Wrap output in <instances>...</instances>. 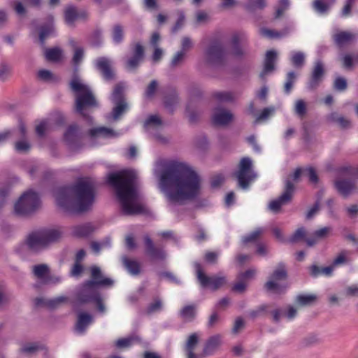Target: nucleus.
I'll use <instances>...</instances> for the list:
<instances>
[{
  "instance_id": "49530a36",
  "label": "nucleus",
  "mask_w": 358,
  "mask_h": 358,
  "mask_svg": "<svg viewBox=\"0 0 358 358\" xmlns=\"http://www.w3.org/2000/svg\"><path fill=\"white\" fill-rule=\"evenodd\" d=\"M291 59L295 66H301L304 62L305 55L301 52H292Z\"/></svg>"
},
{
  "instance_id": "9b49d317",
  "label": "nucleus",
  "mask_w": 358,
  "mask_h": 358,
  "mask_svg": "<svg viewBox=\"0 0 358 358\" xmlns=\"http://www.w3.org/2000/svg\"><path fill=\"white\" fill-rule=\"evenodd\" d=\"M163 122L157 115H152L148 117L144 123V128L148 133L154 136L162 142L166 141V139L162 138L158 134V132L163 127Z\"/></svg>"
},
{
  "instance_id": "c85d7f7f",
  "label": "nucleus",
  "mask_w": 358,
  "mask_h": 358,
  "mask_svg": "<svg viewBox=\"0 0 358 358\" xmlns=\"http://www.w3.org/2000/svg\"><path fill=\"white\" fill-rule=\"evenodd\" d=\"M358 0H344L341 8L340 16L343 18H348L352 16L355 3Z\"/></svg>"
},
{
  "instance_id": "ddd939ff",
  "label": "nucleus",
  "mask_w": 358,
  "mask_h": 358,
  "mask_svg": "<svg viewBox=\"0 0 358 358\" xmlns=\"http://www.w3.org/2000/svg\"><path fill=\"white\" fill-rule=\"evenodd\" d=\"M120 133L106 127H97L90 131V136L92 141L103 143V140L117 137Z\"/></svg>"
},
{
  "instance_id": "f704fd0d",
  "label": "nucleus",
  "mask_w": 358,
  "mask_h": 358,
  "mask_svg": "<svg viewBox=\"0 0 358 358\" xmlns=\"http://www.w3.org/2000/svg\"><path fill=\"white\" fill-rule=\"evenodd\" d=\"M45 56L47 60L52 62H58L62 59V51L59 48L47 49L45 52Z\"/></svg>"
},
{
  "instance_id": "cd10ccee",
  "label": "nucleus",
  "mask_w": 358,
  "mask_h": 358,
  "mask_svg": "<svg viewBox=\"0 0 358 358\" xmlns=\"http://www.w3.org/2000/svg\"><path fill=\"white\" fill-rule=\"evenodd\" d=\"M306 176L309 178V180L313 182H317V177L313 168L309 167L306 169H297L294 171L292 178L294 180H296L301 176Z\"/></svg>"
},
{
  "instance_id": "4be33fe9",
  "label": "nucleus",
  "mask_w": 358,
  "mask_h": 358,
  "mask_svg": "<svg viewBox=\"0 0 358 358\" xmlns=\"http://www.w3.org/2000/svg\"><path fill=\"white\" fill-rule=\"evenodd\" d=\"M358 38V34L350 31H341L334 34V38L338 45L348 44Z\"/></svg>"
},
{
  "instance_id": "4d7b16f0",
  "label": "nucleus",
  "mask_w": 358,
  "mask_h": 358,
  "mask_svg": "<svg viewBox=\"0 0 358 358\" xmlns=\"http://www.w3.org/2000/svg\"><path fill=\"white\" fill-rule=\"evenodd\" d=\"M306 236V231L303 228L298 229L295 233L288 240L289 242H297L303 239Z\"/></svg>"
},
{
  "instance_id": "72a5a7b5",
  "label": "nucleus",
  "mask_w": 358,
  "mask_h": 358,
  "mask_svg": "<svg viewBox=\"0 0 358 358\" xmlns=\"http://www.w3.org/2000/svg\"><path fill=\"white\" fill-rule=\"evenodd\" d=\"M199 341V336L196 334H193L189 336L187 339L185 350L187 354V358H196L195 355L193 353V350L196 345Z\"/></svg>"
},
{
  "instance_id": "4c0bfd02",
  "label": "nucleus",
  "mask_w": 358,
  "mask_h": 358,
  "mask_svg": "<svg viewBox=\"0 0 358 358\" xmlns=\"http://www.w3.org/2000/svg\"><path fill=\"white\" fill-rule=\"evenodd\" d=\"M124 265L128 271L132 275H136L140 271V265L138 262L129 259L127 257L122 259Z\"/></svg>"
},
{
  "instance_id": "052dcab7",
  "label": "nucleus",
  "mask_w": 358,
  "mask_h": 358,
  "mask_svg": "<svg viewBox=\"0 0 358 358\" xmlns=\"http://www.w3.org/2000/svg\"><path fill=\"white\" fill-rule=\"evenodd\" d=\"M193 47V42L189 37H183L181 41V50L185 53Z\"/></svg>"
},
{
  "instance_id": "aec40b11",
  "label": "nucleus",
  "mask_w": 358,
  "mask_h": 358,
  "mask_svg": "<svg viewBox=\"0 0 358 358\" xmlns=\"http://www.w3.org/2000/svg\"><path fill=\"white\" fill-rule=\"evenodd\" d=\"M338 192L344 196L355 193L358 187L355 182L346 180H337L335 183Z\"/></svg>"
},
{
  "instance_id": "a18cd8bd",
  "label": "nucleus",
  "mask_w": 358,
  "mask_h": 358,
  "mask_svg": "<svg viewBox=\"0 0 358 358\" xmlns=\"http://www.w3.org/2000/svg\"><path fill=\"white\" fill-rule=\"evenodd\" d=\"M50 129V122L48 120H42L36 126V132L39 136H43Z\"/></svg>"
},
{
  "instance_id": "9d476101",
  "label": "nucleus",
  "mask_w": 358,
  "mask_h": 358,
  "mask_svg": "<svg viewBox=\"0 0 358 358\" xmlns=\"http://www.w3.org/2000/svg\"><path fill=\"white\" fill-rule=\"evenodd\" d=\"M194 267L196 272L197 278L203 287H209L212 289H216L222 286L226 282L224 277H207L202 272L201 265L198 263L194 264Z\"/></svg>"
},
{
  "instance_id": "4468645a",
  "label": "nucleus",
  "mask_w": 358,
  "mask_h": 358,
  "mask_svg": "<svg viewBox=\"0 0 358 358\" xmlns=\"http://www.w3.org/2000/svg\"><path fill=\"white\" fill-rule=\"evenodd\" d=\"M143 47L140 43H136L132 48V55L127 60L125 65L127 70L129 71L135 70L143 60Z\"/></svg>"
},
{
  "instance_id": "37998d69",
  "label": "nucleus",
  "mask_w": 358,
  "mask_h": 358,
  "mask_svg": "<svg viewBox=\"0 0 358 358\" xmlns=\"http://www.w3.org/2000/svg\"><path fill=\"white\" fill-rule=\"evenodd\" d=\"M181 317L186 321H189L194 318L196 314L195 307L193 306H187L184 307L181 312Z\"/></svg>"
},
{
  "instance_id": "8fccbe9b",
  "label": "nucleus",
  "mask_w": 358,
  "mask_h": 358,
  "mask_svg": "<svg viewBox=\"0 0 358 358\" xmlns=\"http://www.w3.org/2000/svg\"><path fill=\"white\" fill-rule=\"evenodd\" d=\"M275 112L274 107H268L264 108L261 114L256 118L255 123H258L260 121L266 120L271 115H272Z\"/></svg>"
},
{
  "instance_id": "bf43d9fd",
  "label": "nucleus",
  "mask_w": 358,
  "mask_h": 358,
  "mask_svg": "<svg viewBox=\"0 0 358 358\" xmlns=\"http://www.w3.org/2000/svg\"><path fill=\"white\" fill-rule=\"evenodd\" d=\"M294 110L297 115H299L300 116L303 115L306 113V106L305 102L302 100L296 101V103H295Z\"/></svg>"
},
{
  "instance_id": "774afa93",
  "label": "nucleus",
  "mask_w": 358,
  "mask_h": 358,
  "mask_svg": "<svg viewBox=\"0 0 358 358\" xmlns=\"http://www.w3.org/2000/svg\"><path fill=\"white\" fill-rule=\"evenodd\" d=\"M109 245L110 243L108 241L101 243L93 242L91 244V248L95 253H98L101 249L106 248Z\"/></svg>"
},
{
  "instance_id": "13d9d810",
  "label": "nucleus",
  "mask_w": 358,
  "mask_h": 358,
  "mask_svg": "<svg viewBox=\"0 0 358 358\" xmlns=\"http://www.w3.org/2000/svg\"><path fill=\"white\" fill-rule=\"evenodd\" d=\"M295 78H296V75L294 74V72H289L287 74V81L285 84V91L286 93H287V94L289 93V92L292 87L293 83L295 80Z\"/></svg>"
},
{
  "instance_id": "69168bd1",
  "label": "nucleus",
  "mask_w": 358,
  "mask_h": 358,
  "mask_svg": "<svg viewBox=\"0 0 358 358\" xmlns=\"http://www.w3.org/2000/svg\"><path fill=\"white\" fill-rule=\"evenodd\" d=\"M224 181V176L222 173L216 174L211 178V185L213 187L220 186Z\"/></svg>"
},
{
  "instance_id": "20e7f679",
  "label": "nucleus",
  "mask_w": 358,
  "mask_h": 358,
  "mask_svg": "<svg viewBox=\"0 0 358 358\" xmlns=\"http://www.w3.org/2000/svg\"><path fill=\"white\" fill-rule=\"evenodd\" d=\"M91 275L92 280L88 281L80 288L78 293L77 300L80 303H94L96 305L99 312L104 313L106 308L96 286H112L114 282L111 278L105 277L100 268L96 266H92Z\"/></svg>"
},
{
  "instance_id": "f257e3e1",
  "label": "nucleus",
  "mask_w": 358,
  "mask_h": 358,
  "mask_svg": "<svg viewBox=\"0 0 358 358\" xmlns=\"http://www.w3.org/2000/svg\"><path fill=\"white\" fill-rule=\"evenodd\" d=\"M155 174L159 187L171 203H181L201 192V180L188 164L179 161L157 162Z\"/></svg>"
},
{
  "instance_id": "6ab92c4d",
  "label": "nucleus",
  "mask_w": 358,
  "mask_h": 358,
  "mask_svg": "<svg viewBox=\"0 0 358 358\" xmlns=\"http://www.w3.org/2000/svg\"><path fill=\"white\" fill-rule=\"evenodd\" d=\"M86 16L84 11L78 12L75 6H69L64 10L65 22L69 25H73L79 18H85Z\"/></svg>"
},
{
  "instance_id": "39448f33",
  "label": "nucleus",
  "mask_w": 358,
  "mask_h": 358,
  "mask_svg": "<svg viewBox=\"0 0 358 358\" xmlns=\"http://www.w3.org/2000/svg\"><path fill=\"white\" fill-rule=\"evenodd\" d=\"M71 87L77 94L76 103L78 113L85 115V108L96 106V101L91 90L80 78H73L71 82Z\"/></svg>"
},
{
  "instance_id": "79ce46f5",
  "label": "nucleus",
  "mask_w": 358,
  "mask_h": 358,
  "mask_svg": "<svg viewBox=\"0 0 358 358\" xmlns=\"http://www.w3.org/2000/svg\"><path fill=\"white\" fill-rule=\"evenodd\" d=\"M41 349V346L36 343H27L22 345L20 350L22 352L32 355L38 352Z\"/></svg>"
},
{
  "instance_id": "dca6fc26",
  "label": "nucleus",
  "mask_w": 358,
  "mask_h": 358,
  "mask_svg": "<svg viewBox=\"0 0 358 358\" xmlns=\"http://www.w3.org/2000/svg\"><path fill=\"white\" fill-rule=\"evenodd\" d=\"M233 119L234 115L232 113L222 108H215L212 116L213 123L220 126L228 124Z\"/></svg>"
},
{
  "instance_id": "5701e85b",
  "label": "nucleus",
  "mask_w": 358,
  "mask_h": 358,
  "mask_svg": "<svg viewBox=\"0 0 358 358\" xmlns=\"http://www.w3.org/2000/svg\"><path fill=\"white\" fill-rule=\"evenodd\" d=\"M93 317L87 313H80L78 315V320L76 325V331L78 334H83L86 328L92 322Z\"/></svg>"
},
{
  "instance_id": "de8ad7c7",
  "label": "nucleus",
  "mask_w": 358,
  "mask_h": 358,
  "mask_svg": "<svg viewBox=\"0 0 358 358\" xmlns=\"http://www.w3.org/2000/svg\"><path fill=\"white\" fill-rule=\"evenodd\" d=\"M39 79L46 82H52L56 80V76L50 71L43 69L38 72Z\"/></svg>"
},
{
  "instance_id": "7ed1b4c3",
  "label": "nucleus",
  "mask_w": 358,
  "mask_h": 358,
  "mask_svg": "<svg viewBox=\"0 0 358 358\" xmlns=\"http://www.w3.org/2000/svg\"><path fill=\"white\" fill-rule=\"evenodd\" d=\"M54 196L57 205L64 211L82 213L89 210L94 203V185L90 179H80L71 187L56 189Z\"/></svg>"
},
{
  "instance_id": "412c9836",
  "label": "nucleus",
  "mask_w": 358,
  "mask_h": 358,
  "mask_svg": "<svg viewBox=\"0 0 358 358\" xmlns=\"http://www.w3.org/2000/svg\"><path fill=\"white\" fill-rule=\"evenodd\" d=\"M41 235L43 236L46 245L59 240L62 234L59 228H48L40 230Z\"/></svg>"
},
{
  "instance_id": "f3484780",
  "label": "nucleus",
  "mask_w": 358,
  "mask_h": 358,
  "mask_svg": "<svg viewBox=\"0 0 358 358\" xmlns=\"http://www.w3.org/2000/svg\"><path fill=\"white\" fill-rule=\"evenodd\" d=\"M113 62L108 58L101 57L96 61V66L100 71L106 80H110L113 78V72L112 70Z\"/></svg>"
},
{
  "instance_id": "f8f14e48",
  "label": "nucleus",
  "mask_w": 358,
  "mask_h": 358,
  "mask_svg": "<svg viewBox=\"0 0 358 358\" xmlns=\"http://www.w3.org/2000/svg\"><path fill=\"white\" fill-rule=\"evenodd\" d=\"M293 192L294 186L291 182L287 180L286 181L284 193L278 199L273 200L269 203V210L275 213L278 212L282 205H285L291 199Z\"/></svg>"
},
{
  "instance_id": "09e8293b",
  "label": "nucleus",
  "mask_w": 358,
  "mask_h": 358,
  "mask_svg": "<svg viewBox=\"0 0 358 358\" xmlns=\"http://www.w3.org/2000/svg\"><path fill=\"white\" fill-rule=\"evenodd\" d=\"M67 301L68 298L66 296H59L48 301L47 306L51 308H55L62 303H66Z\"/></svg>"
},
{
  "instance_id": "338daca9",
  "label": "nucleus",
  "mask_w": 358,
  "mask_h": 358,
  "mask_svg": "<svg viewBox=\"0 0 358 358\" xmlns=\"http://www.w3.org/2000/svg\"><path fill=\"white\" fill-rule=\"evenodd\" d=\"M248 285V282L244 280L240 279V276L238 277V282L234 285L233 289L234 291L238 292H243Z\"/></svg>"
},
{
  "instance_id": "6e6d98bb",
  "label": "nucleus",
  "mask_w": 358,
  "mask_h": 358,
  "mask_svg": "<svg viewBox=\"0 0 358 358\" xmlns=\"http://www.w3.org/2000/svg\"><path fill=\"white\" fill-rule=\"evenodd\" d=\"M266 5L265 0H248V7L251 10L261 9Z\"/></svg>"
},
{
  "instance_id": "423d86ee",
  "label": "nucleus",
  "mask_w": 358,
  "mask_h": 358,
  "mask_svg": "<svg viewBox=\"0 0 358 358\" xmlns=\"http://www.w3.org/2000/svg\"><path fill=\"white\" fill-rule=\"evenodd\" d=\"M40 206L38 194L30 189L23 193L15 202L14 210L17 215H25L36 211Z\"/></svg>"
},
{
  "instance_id": "6e6552de",
  "label": "nucleus",
  "mask_w": 358,
  "mask_h": 358,
  "mask_svg": "<svg viewBox=\"0 0 358 358\" xmlns=\"http://www.w3.org/2000/svg\"><path fill=\"white\" fill-rule=\"evenodd\" d=\"M287 272L283 265H279L266 283V288L274 293H280L288 287L286 282Z\"/></svg>"
},
{
  "instance_id": "e433bc0d",
  "label": "nucleus",
  "mask_w": 358,
  "mask_h": 358,
  "mask_svg": "<svg viewBox=\"0 0 358 358\" xmlns=\"http://www.w3.org/2000/svg\"><path fill=\"white\" fill-rule=\"evenodd\" d=\"M221 343V337L219 335H215L212 336L206 343V345L204 348V352L206 354L211 353L214 350H215Z\"/></svg>"
},
{
  "instance_id": "a211bd4d",
  "label": "nucleus",
  "mask_w": 358,
  "mask_h": 358,
  "mask_svg": "<svg viewBox=\"0 0 358 358\" xmlns=\"http://www.w3.org/2000/svg\"><path fill=\"white\" fill-rule=\"evenodd\" d=\"M332 233L331 227H325L315 230L312 236L306 239V243L309 246L316 244L318 241L329 237Z\"/></svg>"
},
{
  "instance_id": "b1692460",
  "label": "nucleus",
  "mask_w": 358,
  "mask_h": 358,
  "mask_svg": "<svg viewBox=\"0 0 358 358\" xmlns=\"http://www.w3.org/2000/svg\"><path fill=\"white\" fill-rule=\"evenodd\" d=\"M277 52L274 50H269L266 54L264 70L260 76L264 78L265 75L274 70V62L277 59Z\"/></svg>"
},
{
  "instance_id": "864d4df0",
  "label": "nucleus",
  "mask_w": 358,
  "mask_h": 358,
  "mask_svg": "<svg viewBox=\"0 0 358 358\" xmlns=\"http://www.w3.org/2000/svg\"><path fill=\"white\" fill-rule=\"evenodd\" d=\"M123 38V30L122 28L117 25L114 27L113 31V39L115 43H119Z\"/></svg>"
},
{
  "instance_id": "c9c22d12",
  "label": "nucleus",
  "mask_w": 358,
  "mask_h": 358,
  "mask_svg": "<svg viewBox=\"0 0 358 358\" xmlns=\"http://www.w3.org/2000/svg\"><path fill=\"white\" fill-rule=\"evenodd\" d=\"M52 22L53 18L52 17H51L50 18V23L47 26L43 27L40 31L39 38L42 43H43L46 38L54 34L55 29L53 27Z\"/></svg>"
},
{
  "instance_id": "1a4fd4ad",
  "label": "nucleus",
  "mask_w": 358,
  "mask_h": 358,
  "mask_svg": "<svg viewBox=\"0 0 358 358\" xmlns=\"http://www.w3.org/2000/svg\"><path fill=\"white\" fill-rule=\"evenodd\" d=\"M235 176L239 186L244 189H247L249 183L256 178L257 175L252 170V161L250 158L244 157L241 160Z\"/></svg>"
},
{
  "instance_id": "58836bf2",
  "label": "nucleus",
  "mask_w": 358,
  "mask_h": 358,
  "mask_svg": "<svg viewBox=\"0 0 358 358\" xmlns=\"http://www.w3.org/2000/svg\"><path fill=\"white\" fill-rule=\"evenodd\" d=\"M316 299V295L312 294H307L297 296L296 301V303L299 306H308L315 303Z\"/></svg>"
},
{
  "instance_id": "2eb2a0df",
  "label": "nucleus",
  "mask_w": 358,
  "mask_h": 358,
  "mask_svg": "<svg viewBox=\"0 0 358 358\" xmlns=\"http://www.w3.org/2000/svg\"><path fill=\"white\" fill-rule=\"evenodd\" d=\"M26 245L34 251L39 250L47 246L40 230L33 231L29 234L26 239Z\"/></svg>"
},
{
  "instance_id": "a19ab883",
  "label": "nucleus",
  "mask_w": 358,
  "mask_h": 358,
  "mask_svg": "<svg viewBox=\"0 0 358 358\" xmlns=\"http://www.w3.org/2000/svg\"><path fill=\"white\" fill-rule=\"evenodd\" d=\"M349 255V252L343 250L336 256L331 263L336 268L343 266L348 262Z\"/></svg>"
},
{
  "instance_id": "c756f323",
  "label": "nucleus",
  "mask_w": 358,
  "mask_h": 358,
  "mask_svg": "<svg viewBox=\"0 0 358 358\" xmlns=\"http://www.w3.org/2000/svg\"><path fill=\"white\" fill-rule=\"evenodd\" d=\"M64 138L71 146L76 144L78 140V127L76 125L70 126L65 132Z\"/></svg>"
},
{
  "instance_id": "2f4dec72",
  "label": "nucleus",
  "mask_w": 358,
  "mask_h": 358,
  "mask_svg": "<svg viewBox=\"0 0 358 358\" xmlns=\"http://www.w3.org/2000/svg\"><path fill=\"white\" fill-rule=\"evenodd\" d=\"M145 243L147 246V250L149 255L154 259H164L166 257V254L162 250H155L153 247L151 239L146 236L145 238Z\"/></svg>"
},
{
  "instance_id": "ea45409f",
  "label": "nucleus",
  "mask_w": 358,
  "mask_h": 358,
  "mask_svg": "<svg viewBox=\"0 0 358 358\" xmlns=\"http://www.w3.org/2000/svg\"><path fill=\"white\" fill-rule=\"evenodd\" d=\"M335 268L336 267L331 263L329 266L322 268H318L315 266H313L311 268V272L314 275H323L325 276H330Z\"/></svg>"
},
{
  "instance_id": "5fc2aeb1",
  "label": "nucleus",
  "mask_w": 358,
  "mask_h": 358,
  "mask_svg": "<svg viewBox=\"0 0 358 358\" xmlns=\"http://www.w3.org/2000/svg\"><path fill=\"white\" fill-rule=\"evenodd\" d=\"M136 341V338L134 337H127L124 338L119 339L116 342V345L118 348H127L134 343Z\"/></svg>"
},
{
  "instance_id": "0e129e2a",
  "label": "nucleus",
  "mask_w": 358,
  "mask_h": 358,
  "mask_svg": "<svg viewBox=\"0 0 358 358\" xmlns=\"http://www.w3.org/2000/svg\"><path fill=\"white\" fill-rule=\"evenodd\" d=\"M163 304L160 299H157L155 300L148 307V311L150 313H154L160 310L162 308Z\"/></svg>"
},
{
  "instance_id": "a878e982",
  "label": "nucleus",
  "mask_w": 358,
  "mask_h": 358,
  "mask_svg": "<svg viewBox=\"0 0 358 358\" xmlns=\"http://www.w3.org/2000/svg\"><path fill=\"white\" fill-rule=\"evenodd\" d=\"M324 72L323 64L320 62H317L312 73V77L309 83L310 87L313 88L318 85L319 82L322 80Z\"/></svg>"
},
{
  "instance_id": "3c124183",
  "label": "nucleus",
  "mask_w": 358,
  "mask_h": 358,
  "mask_svg": "<svg viewBox=\"0 0 358 358\" xmlns=\"http://www.w3.org/2000/svg\"><path fill=\"white\" fill-rule=\"evenodd\" d=\"M263 233L262 229H257L254 230L252 232H251L250 234L244 236L243 238V241L244 243H249L256 241L259 236Z\"/></svg>"
},
{
  "instance_id": "393cba45",
  "label": "nucleus",
  "mask_w": 358,
  "mask_h": 358,
  "mask_svg": "<svg viewBox=\"0 0 358 358\" xmlns=\"http://www.w3.org/2000/svg\"><path fill=\"white\" fill-rule=\"evenodd\" d=\"M223 55L221 47L217 44L212 45L206 50V59L209 63H216L220 61Z\"/></svg>"
},
{
  "instance_id": "bb28decb",
  "label": "nucleus",
  "mask_w": 358,
  "mask_h": 358,
  "mask_svg": "<svg viewBox=\"0 0 358 358\" xmlns=\"http://www.w3.org/2000/svg\"><path fill=\"white\" fill-rule=\"evenodd\" d=\"M336 3V0H315L313 7L315 12L322 15L330 10L331 7Z\"/></svg>"
},
{
  "instance_id": "680f3d73",
  "label": "nucleus",
  "mask_w": 358,
  "mask_h": 358,
  "mask_svg": "<svg viewBox=\"0 0 358 358\" xmlns=\"http://www.w3.org/2000/svg\"><path fill=\"white\" fill-rule=\"evenodd\" d=\"M347 87L346 80L343 78H337L334 81V88L338 91H343Z\"/></svg>"
},
{
  "instance_id": "e2e57ef3",
  "label": "nucleus",
  "mask_w": 358,
  "mask_h": 358,
  "mask_svg": "<svg viewBox=\"0 0 358 358\" xmlns=\"http://www.w3.org/2000/svg\"><path fill=\"white\" fill-rule=\"evenodd\" d=\"M84 52L83 50L80 48H78L75 50V52L73 57V62L74 64L78 65L83 59Z\"/></svg>"
},
{
  "instance_id": "603ef678",
  "label": "nucleus",
  "mask_w": 358,
  "mask_h": 358,
  "mask_svg": "<svg viewBox=\"0 0 358 358\" xmlns=\"http://www.w3.org/2000/svg\"><path fill=\"white\" fill-rule=\"evenodd\" d=\"M186 53H185L183 51H178L177 52L175 55L173 57L171 65L173 67L177 66L179 64H180L185 58Z\"/></svg>"
},
{
  "instance_id": "f03ea898",
  "label": "nucleus",
  "mask_w": 358,
  "mask_h": 358,
  "mask_svg": "<svg viewBox=\"0 0 358 358\" xmlns=\"http://www.w3.org/2000/svg\"><path fill=\"white\" fill-rule=\"evenodd\" d=\"M108 182L114 187L117 197L124 214L141 213L143 209L137 184V173L133 170H124L110 173Z\"/></svg>"
},
{
  "instance_id": "0eeeda50",
  "label": "nucleus",
  "mask_w": 358,
  "mask_h": 358,
  "mask_svg": "<svg viewBox=\"0 0 358 358\" xmlns=\"http://www.w3.org/2000/svg\"><path fill=\"white\" fill-rule=\"evenodd\" d=\"M124 89L125 85L123 83L118 84L115 87L111 96L115 106L111 113L106 116L108 121L118 120L129 110V105L122 96Z\"/></svg>"
},
{
  "instance_id": "c03bdc74",
  "label": "nucleus",
  "mask_w": 358,
  "mask_h": 358,
  "mask_svg": "<svg viewBox=\"0 0 358 358\" xmlns=\"http://www.w3.org/2000/svg\"><path fill=\"white\" fill-rule=\"evenodd\" d=\"M215 98L220 102H230L234 99V95L230 92H219L214 94Z\"/></svg>"
},
{
  "instance_id": "473e14b6",
  "label": "nucleus",
  "mask_w": 358,
  "mask_h": 358,
  "mask_svg": "<svg viewBox=\"0 0 358 358\" xmlns=\"http://www.w3.org/2000/svg\"><path fill=\"white\" fill-rule=\"evenodd\" d=\"M33 273L34 276L42 283L45 282L49 275L48 266L43 264L34 266L33 267Z\"/></svg>"
},
{
  "instance_id": "7c9ffc66",
  "label": "nucleus",
  "mask_w": 358,
  "mask_h": 358,
  "mask_svg": "<svg viewBox=\"0 0 358 358\" xmlns=\"http://www.w3.org/2000/svg\"><path fill=\"white\" fill-rule=\"evenodd\" d=\"M92 231V227L90 224L75 226L71 229L72 235L78 238L87 236Z\"/></svg>"
}]
</instances>
